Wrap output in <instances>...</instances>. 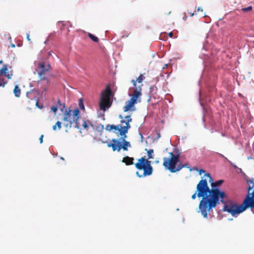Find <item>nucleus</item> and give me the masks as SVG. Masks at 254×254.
<instances>
[{"instance_id": "obj_34", "label": "nucleus", "mask_w": 254, "mask_h": 254, "mask_svg": "<svg viewBox=\"0 0 254 254\" xmlns=\"http://www.w3.org/2000/svg\"><path fill=\"white\" fill-rule=\"evenodd\" d=\"M203 11V9H202V8L201 7H198L197 8V11Z\"/></svg>"}, {"instance_id": "obj_7", "label": "nucleus", "mask_w": 254, "mask_h": 254, "mask_svg": "<svg viewBox=\"0 0 254 254\" xmlns=\"http://www.w3.org/2000/svg\"><path fill=\"white\" fill-rule=\"evenodd\" d=\"M79 118V111L76 109L73 111L70 110L64 115V125L66 127H71L74 124L75 127L79 129V126L77 120Z\"/></svg>"}, {"instance_id": "obj_48", "label": "nucleus", "mask_w": 254, "mask_h": 254, "mask_svg": "<svg viewBox=\"0 0 254 254\" xmlns=\"http://www.w3.org/2000/svg\"><path fill=\"white\" fill-rule=\"evenodd\" d=\"M167 66V64H166L165 66V67H166Z\"/></svg>"}, {"instance_id": "obj_26", "label": "nucleus", "mask_w": 254, "mask_h": 254, "mask_svg": "<svg viewBox=\"0 0 254 254\" xmlns=\"http://www.w3.org/2000/svg\"><path fill=\"white\" fill-rule=\"evenodd\" d=\"M252 9V6H250L247 7L243 8L242 9V10L244 12H248V11L251 10Z\"/></svg>"}, {"instance_id": "obj_27", "label": "nucleus", "mask_w": 254, "mask_h": 254, "mask_svg": "<svg viewBox=\"0 0 254 254\" xmlns=\"http://www.w3.org/2000/svg\"><path fill=\"white\" fill-rule=\"evenodd\" d=\"M51 109L56 114L58 109V107H57L56 106H52Z\"/></svg>"}, {"instance_id": "obj_5", "label": "nucleus", "mask_w": 254, "mask_h": 254, "mask_svg": "<svg viewBox=\"0 0 254 254\" xmlns=\"http://www.w3.org/2000/svg\"><path fill=\"white\" fill-rule=\"evenodd\" d=\"M169 155V157L163 158V165L171 173L179 171L184 167H188V164H182L181 163L176 167L177 164L179 161V155H175L173 152H170Z\"/></svg>"}, {"instance_id": "obj_4", "label": "nucleus", "mask_w": 254, "mask_h": 254, "mask_svg": "<svg viewBox=\"0 0 254 254\" xmlns=\"http://www.w3.org/2000/svg\"><path fill=\"white\" fill-rule=\"evenodd\" d=\"M119 118L121 119L120 126L108 125L106 127V129L109 131L112 130H117L121 136H124V138H126L127 137L126 133H127L128 129L131 127L129 123L132 121V119L130 115L126 116L124 119L122 115H120Z\"/></svg>"}, {"instance_id": "obj_18", "label": "nucleus", "mask_w": 254, "mask_h": 254, "mask_svg": "<svg viewBox=\"0 0 254 254\" xmlns=\"http://www.w3.org/2000/svg\"><path fill=\"white\" fill-rule=\"evenodd\" d=\"M149 89L150 91L149 94H150V95H154L157 93V88L156 86H151Z\"/></svg>"}, {"instance_id": "obj_32", "label": "nucleus", "mask_w": 254, "mask_h": 254, "mask_svg": "<svg viewBox=\"0 0 254 254\" xmlns=\"http://www.w3.org/2000/svg\"><path fill=\"white\" fill-rule=\"evenodd\" d=\"M43 137H44L43 135H41V136L40 137L39 140H40V143H42L43 142Z\"/></svg>"}, {"instance_id": "obj_40", "label": "nucleus", "mask_w": 254, "mask_h": 254, "mask_svg": "<svg viewBox=\"0 0 254 254\" xmlns=\"http://www.w3.org/2000/svg\"><path fill=\"white\" fill-rule=\"evenodd\" d=\"M10 46L12 47V48H14L15 47V45L14 44H10Z\"/></svg>"}, {"instance_id": "obj_33", "label": "nucleus", "mask_w": 254, "mask_h": 254, "mask_svg": "<svg viewBox=\"0 0 254 254\" xmlns=\"http://www.w3.org/2000/svg\"><path fill=\"white\" fill-rule=\"evenodd\" d=\"M26 37H27V40L30 41V35H29V34L27 33L26 34Z\"/></svg>"}, {"instance_id": "obj_43", "label": "nucleus", "mask_w": 254, "mask_h": 254, "mask_svg": "<svg viewBox=\"0 0 254 254\" xmlns=\"http://www.w3.org/2000/svg\"><path fill=\"white\" fill-rule=\"evenodd\" d=\"M2 63V61L1 60L0 61V64H1Z\"/></svg>"}, {"instance_id": "obj_46", "label": "nucleus", "mask_w": 254, "mask_h": 254, "mask_svg": "<svg viewBox=\"0 0 254 254\" xmlns=\"http://www.w3.org/2000/svg\"><path fill=\"white\" fill-rule=\"evenodd\" d=\"M167 66V64H166L165 66V67H166Z\"/></svg>"}, {"instance_id": "obj_29", "label": "nucleus", "mask_w": 254, "mask_h": 254, "mask_svg": "<svg viewBox=\"0 0 254 254\" xmlns=\"http://www.w3.org/2000/svg\"><path fill=\"white\" fill-rule=\"evenodd\" d=\"M56 126L58 127V128L60 129L62 127V123L60 121H58L56 124Z\"/></svg>"}, {"instance_id": "obj_35", "label": "nucleus", "mask_w": 254, "mask_h": 254, "mask_svg": "<svg viewBox=\"0 0 254 254\" xmlns=\"http://www.w3.org/2000/svg\"><path fill=\"white\" fill-rule=\"evenodd\" d=\"M205 171L203 169H200L199 171V175H201L202 173H204Z\"/></svg>"}, {"instance_id": "obj_39", "label": "nucleus", "mask_w": 254, "mask_h": 254, "mask_svg": "<svg viewBox=\"0 0 254 254\" xmlns=\"http://www.w3.org/2000/svg\"><path fill=\"white\" fill-rule=\"evenodd\" d=\"M173 34L172 32H170L169 33V36L170 37L172 38L173 37Z\"/></svg>"}, {"instance_id": "obj_3", "label": "nucleus", "mask_w": 254, "mask_h": 254, "mask_svg": "<svg viewBox=\"0 0 254 254\" xmlns=\"http://www.w3.org/2000/svg\"><path fill=\"white\" fill-rule=\"evenodd\" d=\"M153 153V149H150L147 151L148 159H146L144 157L138 159L137 162L135 164V166L136 169L139 170H143V173L142 175H139L138 172H136L137 176L139 177H144L146 176H150L152 174L153 168L151 165V161H148V159L153 158L152 156Z\"/></svg>"}, {"instance_id": "obj_13", "label": "nucleus", "mask_w": 254, "mask_h": 254, "mask_svg": "<svg viewBox=\"0 0 254 254\" xmlns=\"http://www.w3.org/2000/svg\"><path fill=\"white\" fill-rule=\"evenodd\" d=\"M204 177H207L209 178V182L210 183H211V189H219L218 188V187L221 186L222 184V183H223V180H218L215 182H213V180L212 178L211 177L210 174H209L208 173L205 174Z\"/></svg>"}, {"instance_id": "obj_21", "label": "nucleus", "mask_w": 254, "mask_h": 254, "mask_svg": "<svg viewBox=\"0 0 254 254\" xmlns=\"http://www.w3.org/2000/svg\"><path fill=\"white\" fill-rule=\"evenodd\" d=\"M209 50V48L207 47V45L206 44H204L203 46V49H202V54L204 56H208V54H205L203 53V51H208Z\"/></svg>"}, {"instance_id": "obj_6", "label": "nucleus", "mask_w": 254, "mask_h": 254, "mask_svg": "<svg viewBox=\"0 0 254 254\" xmlns=\"http://www.w3.org/2000/svg\"><path fill=\"white\" fill-rule=\"evenodd\" d=\"M35 65L36 66L35 70L40 79V80L38 82V87H40L42 84L48 83V77L51 66L49 64H46L44 62H35Z\"/></svg>"}, {"instance_id": "obj_45", "label": "nucleus", "mask_w": 254, "mask_h": 254, "mask_svg": "<svg viewBox=\"0 0 254 254\" xmlns=\"http://www.w3.org/2000/svg\"><path fill=\"white\" fill-rule=\"evenodd\" d=\"M58 23L60 24L62 23V22H59Z\"/></svg>"}, {"instance_id": "obj_44", "label": "nucleus", "mask_w": 254, "mask_h": 254, "mask_svg": "<svg viewBox=\"0 0 254 254\" xmlns=\"http://www.w3.org/2000/svg\"><path fill=\"white\" fill-rule=\"evenodd\" d=\"M61 159H62V160H64V158L63 157H61Z\"/></svg>"}, {"instance_id": "obj_36", "label": "nucleus", "mask_w": 254, "mask_h": 254, "mask_svg": "<svg viewBox=\"0 0 254 254\" xmlns=\"http://www.w3.org/2000/svg\"><path fill=\"white\" fill-rule=\"evenodd\" d=\"M53 129L54 130H56L57 129V126L55 125L53 126Z\"/></svg>"}, {"instance_id": "obj_22", "label": "nucleus", "mask_w": 254, "mask_h": 254, "mask_svg": "<svg viewBox=\"0 0 254 254\" xmlns=\"http://www.w3.org/2000/svg\"><path fill=\"white\" fill-rule=\"evenodd\" d=\"M46 87H42L41 89H39L38 94L39 95H43L44 94L46 93Z\"/></svg>"}, {"instance_id": "obj_2", "label": "nucleus", "mask_w": 254, "mask_h": 254, "mask_svg": "<svg viewBox=\"0 0 254 254\" xmlns=\"http://www.w3.org/2000/svg\"><path fill=\"white\" fill-rule=\"evenodd\" d=\"M220 199V201L224 204L223 211H227L231 214L233 216H235L245 211L247 208L248 205L244 203V201L241 205H238L231 200L227 199V195L225 193V196L222 199Z\"/></svg>"}, {"instance_id": "obj_16", "label": "nucleus", "mask_w": 254, "mask_h": 254, "mask_svg": "<svg viewBox=\"0 0 254 254\" xmlns=\"http://www.w3.org/2000/svg\"><path fill=\"white\" fill-rule=\"evenodd\" d=\"M133 158L126 156L123 158L122 162L125 163L126 165H130L133 164Z\"/></svg>"}, {"instance_id": "obj_14", "label": "nucleus", "mask_w": 254, "mask_h": 254, "mask_svg": "<svg viewBox=\"0 0 254 254\" xmlns=\"http://www.w3.org/2000/svg\"><path fill=\"white\" fill-rule=\"evenodd\" d=\"M244 201V203L248 205V208H254V190L252 193V196H250L249 193L247 195Z\"/></svg>"}, {"instance_id": "obj_37", "label": "nucleus", "mask_w": 254, "mask_h": 254, "mask_svg": "<svg viewBox=\"0 0 254 254\" xmlns=\"http://www.w3.org/2000/svg\"><path fill=\"white\" fill-rule=\"evenodd\" d=\"M199 97H200V98H199V102H200V103L201 105H202V98H201V97H202V96H199Z\"/></svg>"}, {"instance_id": "obj_19", "label": "nucleus", "mask_w": 254, "mask_h": 254, "mask_svg": "<svg viewBox=\"0 0 254 254\" xmlns=\"http://www.w3.org/2000/svg\"><path fill=\"white\" fill-rule=\"evenodd\" d=\"M13 93L15 95H19L21 93V90L18 85H15L13 90Z\"/></svg>"}, {"instance_id": "obj_10", "label": "nucleus", "mask_w": 254, "mask_h": 254, "mask_svg": "<svg viewBox=\"0 0 254 254\" xmlns=\"http://www.w3.org/2000/svg\"><path fill=\"white\" fill-rule=\"evenodd\" d=\"M141 102L140 96H131V98L126 101L123 107L124 112H133L136 110L135 104Z\"/></svg>"}, {"instance_id": "obj_30", "label": "nucleus", "mask_w": 254, "mask_h": 254, "mask_svg": "<svg viewBox=\"0 0 254 254\" xmlns=\"http://www.w3.org/2000/svg\"><path fill=\"white\" fill-rule=\"evenodd\" d=\"M220 156L224 158L225 160H226L229 163H231L230 161H229L226 157H225L223 154L219 153Z\"/></svg>"}, {"instance_id": "obj_23", "label": "nucleus", "mask_w": 254, "mask_h": 254, "mask_svg": "<svg viewBox=\"0 0 254 254\" xmlns=\"http://www.w3.org/2000/svg\"><path fill=\"white\" fill-rule=\"evenodd\" d=\"M88 36L94 42H97L99 41V39H98V37H97L96 36H94L93 35H92L91 33H89L88 34Z\"/></svg>"}, {"instance_id": "obj_9", "label": "nucleus", "mask_w": 254, "mask_h": 254, "mask_svg": "<svg viewBox=\"0 0 254 254\" xmlns=\"http://www.w3.org/2000/svg\"><path fill=\"white\" fill-rule=\"evenodd\" d=\"M123 137V144L122 142H120L117 139H113L112 140V143H108L107 146L108 147H112L113 151H118L119 152L121 149H123L124 150H127V148L131 146L129 142L125 140L124 136Z\"/></svg>"}, {"instance_id": "obj_15", "label": "nucleus", "mask_w": 254, "mask_h": 254, "mask_svg": "<svg viewBox=\"0 0 254 254\" xmlns=\"http://www.w3.org/2000/svg\"><path fill=\"white\" fill-rule=\"evenodd\" d=\"M115 94L113 90L111 89L110 85L107 86L106 88L102 90L100 95H114Z\"/></svg>"}, {"instance_id": "obj_20", "label": "nucleus", "mask_w": 254, "mask_h": 254, "mask_svg": "<svg viewBox=\"0 0 254 254\" xmlns=\"http://www.w3.org/2000/svg\"><path fill=\"white\" fill-rule=\"evenodd\" d=\"M57 107H58V109L60 110L61 111H64V104L61 103L59 99H58V104L56 105Z\"/></svg>"}, {"instance_id": "obj_17", "label": "nucleus", "mask_w": 254, "mask_h": 254, "mask_svg": "<svg viewBox=\"0 0 254 254\" xmlns=\"http://www.w3.org/2000/svg\"><path fill=\"white\" fill-rule=\"evenodd\" d=\"M82 127L84 129H87L89 127H93L92 123L89 120L83 121V123L82 124Z\"/></svg>"}, {"instance_id": "obj_8", "label": "nucleus", "mask_w": 254, "mask_h": 254, "mask_svg": "<svg viewBox=\"0 0 254 254\" xmlns=\"http://www.w3.org/2000/svg\"><path fill=\"white\" fill-rule=\"evenodd\" d=\"M145 77L143 74H141L136 80H131V83L133 84L132 88L129 89L128 95H141L142 82L144 79Z\"/></svg>"}, {"instance_id": "obj_12", "label": "nucleus", "mask_w": 254, "mask_h": 254, "mask_svg": "<svg viewBox=\"0 0 254 254\" xmlns=\"http://www.w3.org/2000/svg\"><path fill=\"white\" fill-rule=\"evenodd\" d=\"M7 70V65L4 64L1 69H0V86H4L6 83V82H4L3 79H2L1 78V76L4 75L6 77H7L8 79H10L12 76V73L11 71L6 72Z\"/></svg>"}, {"instance_id": "obj_41", "label": "nucleus", "mask_w": 254, "mask_h": 254, "mask_svg": "<svg viewBox=\"0 0 254 254\" xmlns=\"http://www.w3.org/2000/svg\"><path fill=\"white\" fill-rule=\"evenodd\" d=\"M190 16H193L194 15V13H191V12H190Z\"/></svg>"}, {"instance_id": "obj_47", "label": "nucleus", "mask_w": 254, "mask_h": 254, "mask_svg": "<svg viewBox=\"0 0 254 254\" xmlns=\"http://www.w3.org/2000/svg\"><path fill=\"white\" fill-rule=\"evenodd\" d=\"M167 66V64H166L165 66V67H166Z\"/></svg>"}, {"instance_id": "obj_31", "label": "nucleus", "mask_w": 254, "mask_h": 254, "mask_svg": "<svg viewBox=\"0 0 254 254\" xmlns=\"http://www.w3.org/2000/svg\"><path fill=\"white\" fill-rule=\"evenodd\" d=\"M196 192H197L196 191L194 194H193L192 195V196H191V198H192V199H195L196 196V195H197Z\"/></svg>"}, {"instance_id": "obj_25", "label": "nucleus", "mask_w": 254, "mask_h": 254, "mask_svg": "<svg viewBox=\"0 0 254 254\" xmlns=\"http://www.w3.org/2000/svg\"><path fill=\"white\" fill-rule=\"evenodd\" d=\"M104 126L102 124H99L96 127V129L102 131L104 129Z\"/></svg>"}, {"instance_id": "obj_42", "label": "nucleus", "mask_w": 254, "mask_h": 254, "mask_svg": "<svg viewBox=\"0 0 254 254\" xmlns=\"http://www.w3.org/2000/svg\"><path fill=\"white\" fill-rule=\"evenodd\" d=\"M165 95L168 96V95H171L169 94H166Z\"/></svg>"}, {"instance_id": "obj_11", "label": "nucleus", "mask_w": 254, "mask_h": 254, "mask_svg": "<svg viewBox=\"0 0 254 254\" xmlns=\"http://www.w3.org/2000/svg\"><path fill=\"white\" fill-rule=\"evenodd\" d=\"M113 96H101L99 101V106L100 110L104 112L111 107L113 103Z\"/></svg>"}, {"instance_id": "obj_28", "label": "nucleus", "mask_w": 254, "mask_h": 254, "mask_svg": "<svg viewBox=\"0 0 254 254\" xmlns=\"http://www.w3.org/2000/svg\"><path fill=\"white\" fill-rule=\"evenodd\" d=\"M253 188H254V182H251V185H249L248 190L250 191L251 190H252Z\"/></svg>"}, {"instance_id": "obj_38", "label": "nucleus", "mask_w": 254, "mask_h": 254, "mask_svg": "<svg viewBox=\"0 0 254 254\" xmlns=\"http://www.w3.org/2000/svg\"><path fill=\"white\" fill-rule=\"evenodd\" d=\"M36 104L37 106L39 108H40V109H41V108L43 107V106H39V105H38V101H37V102H36Z\"/></svg>"}, {"instance_id": "obj_24", "label": "nucleus", "mask_w": 254, "mask_h": 254, "mask_svg": "<svg viewBox=\"0 0 254 254\" xmlns=\"http://www.w3.org/2000/svg\"><path fill=\"white\" fill-rule=\"evenodd\" d=\"M79 106L80 108V109H84V104H83V100L82 98H80L79 100Z\"/></svg>"}, {"instance_id": "obj_1", "label": "nucleus", "mask_w": 254, "mask_h": 254, "mask_svg": "<svg viewBox=\"0 0 254 254\" xmlns=\"http://www.w3.org/2000/svg\"><path fill=\"white\" fill-rule=\"evenodd\" d=\"M197 196L202 197L199 204V211L204 218L219 204V198L225 196V192L219 189H209L206 179H201L196 186Z\"/></svg>"}]
</instances>
